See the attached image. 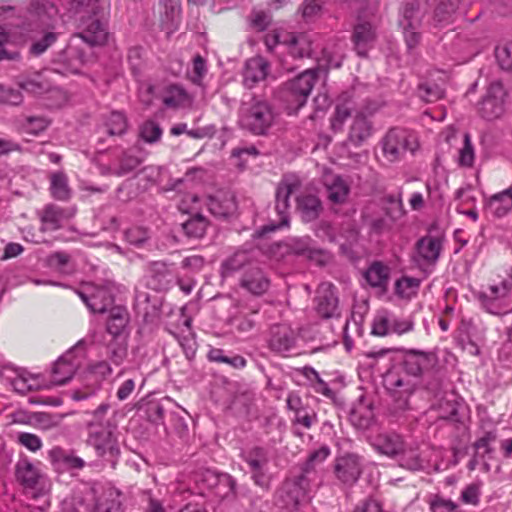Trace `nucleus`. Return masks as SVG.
<instances>
[{
  "label": "nucleus",
  "mask_w": 512,
  "mask_h": 512,
  "mask_svg": "<svg viewBox=\"0 0 512 512\" xmlns=\"http://www.w3.org/2000/svg\"><path fill=\"white\" fill-rule=\"evenodd\" d=\"M27 30L56 29L74 18L78 36L91 46L104 45L108 40L106 3L104 0H70L66 14L60 13L53 0H29Z\"/></svg>",
  "instance_id": "1"
},
{
  "label": "nucleus",
  "mask_w": 512,
  "mask_h": 512,
  "mask_svg": "<svg viewBox=\"0 0 512 512\" xmlns=\"http://www.w3.org/2000/svg\"><path fill=\"white\" fill-rule=\"evenodd\" d=\"M279 113L266 99L252 97L243 101L238 111V125L255 135L266 136L277 125Z\"/></svg>",
  "instance_id": "2"
},
{
  "label": "nucleus",
  "mask_w": 512,
  "mask_h": 512,
  "mask_svg": "<svg viewBox=\"0 0 512 512\" xmlns=\"http://www.w3.org/2000/svg\"><path fill=\"white\" fill-rule=\"evenodd\" d=\"M425 17V10L418 0H405L398 13V26L402 31L403 39L409 51L419 46L422 40L421 27Z\"/></svg>",
  "instance_id": "3"
},
{
  "label": "nucleus",
  "mask_w": 512,
  "mask_h": 512,
  "mask_svg": "<svg viewBox=\"0 0 512 512\" xmlns=\"http://www.w3.org/2000/svg\"><path fill=\"white\" fill-rule=\"evenodd\" d=\"M381 146L385 159L394 163L402 160L407 153L414 155L420 145L414 131L396 127L385 134Z\"/></svg>",
  "instance_id": "4"
},
{
  "label": "nucleus",
  "mask_w": 512,
  "mask_h": 512,
  "mask_svg": "<svg viewBox=\"0 0 512 512\" xmlns=\"http://www.w3.org/2000/svg\"><path fill=\"white\" fill-rule=\"evenodd\" d=\"M476 298L488 313L503 315L512 312V275L479 291Z\"/></svg>",
  "instance_id": "5"
},
{
  "label": "nucleus",
  "mask_w": 512,
  "mask_h": 512,
  "mask_svg": "<svg viewBox=\"0 0 512 512\" xmlns=\"http://www.w3.org/2000/svg\"><path fill=\"white\" fill-rule=\"evenodd\" d=\"M317 78V69L310 68L284 84L282 97L290 112L296 113L305 105Z\"/></svg>",
  "instance_id": "6"
},
{
  "label": "nucleus",
  "mask_w": 512,
  "mask_h": 512,
  "mask_svg": "<svg viewBox=\"0 0 512 512\" xmlns=\"http://www.w3.org/2000/svg\"><path fill=\"white\" fill-rule=\"evenodd\" d=\"M15 478L23 492L32 498L44 496L50 490L47 477L27 458H21L15 464Z\"/></svg>",
  "instance_id": "7"
},
{
  "label": "nucleus",
  "mask_w": 512,
  "mask_h": 512,
  "mask_svg": "<svg viewBox=\"0 0 512 512\" xmlns=\"http://www.w3.org/2000/svg\"><path fill=\"white\" fill-rule=\"evenodd\" d=\"M300 180L292 174L284 175L278 183L275 194V211L279 216L278 223L262 227V234L275 231L289 225L290 196L300 188Z\"/></svg>",
  "instance_id": "8"
},
{
  "label": "nucleus",
  "mask_w": 512,
  "mask_h": 512,
  "mask_svg": "<svg viewBox=\"0 0 512 512\" xmlns=\"http://www.w3.org/2000/svg\"><path fill=\"white\" fill-rule=\"evenodd\" d=\"M436 365L437 357L434 353L409 350L405 352L401 364L390 372H399L404 378H410L417 383V379L433 370Z\"/></svg>",
  "instance_id": "9"
},
{
  "label": "nucleus",
  "mask_w": 512,
  "mask_h": 512,
  "mask_svg": "<svg viewBox=\"0 0 512 512\" xmlns=\"http://www.w3.org/2000/svg\"><path fill=\"white\" fill-rule=\"evenodd\" d=\"M387 388L392 394L391 413L398 415L409 409V397L414 392L416 382L404 378L399 372H388L385 377Z\"/></svg>",
  "instance_id": "10"
},
{
  "label": "nucleus",
  "mask_w": 512,
  "mask_h": 512,
  "mask_svg": "<svg viewBox=\"0 0 512 512\" xmlns=\"http://www.w3.org/2000/svg\"><path fill=\"white\" fill-rule=\"evenodd\" d=\"M268 348L282 356L298 354L299 334L288 324H274L268 334Z\"/></svg>",
  "instance_id": "11"
},
{
  "label": "nucleus",
  "mask_w": 512,
  "mask_h": 512,
  "mask_svg": "<svg viewBox=\"0 0 512 512\" xmlns=\"http://www.w3.org/2000/svg\"><path fill=\"white\" fill-rule=\"evenodd\" d=\"M507 92L500 81L492 82L482 100L478 103L479 115L487 120L499 119L505 113Z\"/></svg>",
  "instance_id": "12"
},
{
  "label": "nucleus",
  "mask_w": 512,
  "mask_h": 512,
  "mask_svg": "<svg viewBox=\"0 0 512 512\" xmlns=\"http://www.w3.org/2000/svg\"><path fill=\"white\" fill-rule=\"evenodd\" d=\"M92 313H105L113 308L114 294L110 286H84L76 291Z\"/></svg>",
  "instance_id": "13"
},
{
  "label": "nucleus",
  "mask_w": 512,
  "mask_h": 512,
  "mask_svg": "<svg viewBox=\"0 0 512 512\" xmlns=\"http://www.w3.org/2000/svg\"><path fill=\"white\" fill-rule=\"evenodd\" d=\"M242 459L248 465L254 483L261 488L268 489L270 485L267 473L268 451L263 447L256 446L243 452Z\"/></svg>",
  "instance_id": "14"
},
{
  "label": "nucleus",
  "mask_w": 512,
  "mask_h": 512,
  "mask_svg": "<svg viewBox=\"0 0 512 512\" xmlns=\"http://www.w3.org/2000/svg\"><path fill=\"white\" fill-rule=\"evenodd\" d=\"M81 342L66 351L53 364L51 381L54 385H63L70 381L82 363V356L77 355Z\"/></svg>",
  "instance_id": "15"
},
{
  "label": "nucleus",
  "mask_w": 512,
  "mask_h": 512,
  "mask_svg": "<svg viewBox=\"0 0 512 512\" xmlns=\"http://www.w3.org/2000/svg\"><path fill=\"white\" fill-rule=\"evenodd\" d=\"M373 14L374 10H370L369 13L363 11L359 12L357 23L354 26L352 42L357 54L361 57L367 55L368 50L373 46L376 40L375 27L370 20L366 19Z\"/></svg>",
  "instance_id": "16"
},
{
  "label": "nucleus",
  "mask_w": 512,
  "mask_h": 512,
  "mask_svg": "<svg viewBox=\"0 0 512 512\" xmlns=\"http://www.w3.org/2000/svg\"><path fill=\"white\" fill-rule=\"evenodd\" d=\"M116 426L106 425L103 428L88 431L87 443L93 447L100 457L110 455L115 457L119 454L118 441L115 435Z\"/></svg>",
  "instance_id": "17"
},
{
  "label": "nucleus",
  "mask_w": 512,
  "mask_h": 512,
  "mask_svg": "<svg viewBox=\"0 0 512 512\" xmlns=\"http://www.w3.org/2000/svg\"><path fill=\"white\" fill-rule=\"evenodd\" d=\"M316 311L323 318L339 315L338 297L335 287L330 283H322L316 291Z\"/></svg>",
  "instance_id": "18"
},
{
  "label": "nucleus",
  "mask_w": 512,
  "mask_h": 512,
  "mask_svg": "<svg viewBox=\"0 0 512 512\" xmlns=\"http://www.w3.org/2000/svg\"><path fill=\"white\" fill-rule=\"evenodd\" d=\"M361 473L362 463L358 455L346 454L336 459L335 474L343 483H355Z\"/></svg>",
  "instance_id": "19"
},
{
  "label": "nucleus",
  "mask_w": 512,
  "mask_h": 512,
  "mask_svg": "<svg viewBox=\"0 0 512 512\" xmlns=\"http://www.w3.org/2000/svg\"><path fill=\"white\" fill-rule=\"evenodd\" d=\"M442 249L441 240L433 236H424L416 242L415 261L418 264H435Z\"/></svg>",
  "instance_id": "20"
},
{
  "label": "nucleus",
  "mask_w": 512,
  "mask_h": 512,
  "mask_svg": "<svg viewBox=\"0 0 512 512\" xmlns=\"http://www.w3.org/2000/svg\"><path fill=\"white\" fill-rule=\"evenodd\" d=\"M269 67V62L261 56L248 59L243 72L245 87L253 88L258 82L263 81L268 75Z\"/></svg>",
  "instance_id": "21"
},
{
  "label": "nucleus",
  "mask_w": 512,
  "mask_h": 512,
  "mask_svg": "<svg viewBox=\"0 0 512 512\" xmlns=\"http://www.w3.org/2000/svg\"><path fill=\"white\" fill-rule=\"evenodd\" d=\"M286 48L294 58L312 57L315 52L313 35L309 33H291L286 37Z\"/></svg>",
  "instance_id": "22"
},
{
  "label": "nucleus",
  "mask_w": 512,
  "mask_h": 512,
  "mask_svg": "<svg viewBox=\"0 0 512 512\" xmlns=\"http://www.w3.org/2000/svg\"><path fill=\"white\" fill-rule=\"evenodd\" d=\"M373 132L371 121L359 112L355 115L350 126L347 141L355 147L361 146Z\"/></svg>",
  "instance_id": "23"
},
{
  "label": "nucleus",
  "mask_w": 512,
  "mask_h": 512,
  "mask_svg": "<svg viewBox=\"0 0 512 512\" xmlns=\"http://www.w3.org/2000/svg\"><path fill=\"white\" fill-rule=\"evenodd\" d=\"M279 497L285 507H296L297 505L308 502L310 497L306 494L305 488H301L293 479H287L280 491Z\"/></svg>",
  "instance_id": "24"
},
{
  "label": "nucleus",
  "mask_w": 512,
  "mask_h": 512,
  "mask_svg": "<svg viewBox=\"0 0 512 512\" xmlns=\"http://www.w3.org/2000/svg\"><path fill=\"white\" fill-rule=\"evenodd\" d=\"M296 209L303 222L315 221L322 212V204L318 197L311 194L300 195L296 198Z\"/></svg>",
  "instance_id": "25"
},
{
  "label": "nucleus",
  "mask_w": 512,
  "mask_h": 512,
  "mask_svg": "<svg viewBox=\"0 0 512 512\" xmlns=\"http://www.w3.org/2000/svg\"><path fill=\"white\" fill-rule=\"evenodd\" d=\"M486 209L494 217L506 216L512 210V186L491 196L486 203Z\"/></svg>",
  "instance_id": "26"
},
{
  "label": "nucleus",
  "mask_w": 512,
  "mask_h": 512,
  "mask_svg": "<svg viewBox=\"0 0 512 512\" xmlns=\"http://www.w3.org/2000/svg\"><path fill=\"white\" fill-rule=\"evenodd\" d=\"M289 249L297 255L305 256L320 264L325 262V254L322 250L314 247L310 237L293 238L290 240Z\"/></svg>",
  "instance_id": "27"
},
{
  "label": "nucleus",
  "mask_w": 512,
  "mask_h": 512,
  "mask_svg": "<svg viewBox=\"0 0 512 512\" xmlns=\"http://www.w3.org/2000/svg\"><path fill=\"white\" fill-rule=\"evenodd\" d=\"M403 439L400 435L395 433H384L378 435L374 442V448L381 454L389 457L398 456L400 451L403 450Z\"/></svg>",
  "instance_id": "28"
},
{
  "label": "nucleus",
  "mask_w": 512,
  "mask_h": 512,
  "mask_svg": "<svg viewBox=\"0 0 512 512\" xmlns=\"http://www.w3.org/2000/svg\"><path fill=\"white\" fill-rule=\"evenodd\" d=\"M69 217L70 215L65 209L54 204H49L45 206L41 214L43 230H58Z\"/></svg>",
  "instance_id": "29"
},
{
  "label": "nucleus",
  "mask_w": 512,
  "mask_h": 512,
  "mask_svg": "<svg viewBox=\"0 0 512 512\" xmlns=\"http://www.w3.org/2000/svg\"><path fill=\"white\" fill-rule=\"evenodd\" d=\"M240 284L252 294L261 295L267 291L269 280L260 269L253 268L245 272Z\"/></svg>",
  "instance_id": "30"
},
{
  "label": "nucleus",
  "mask_w": 512,
  "mask_h": 512,
  "mask_svg": "<svg viewBox=\"0 0 512 512\" xmlns=\"http://www.w3.org/2000/svg\"><path fill=\"white\" fill-rule=\"evenodd\" d=\"M327 198L334 204H342L348 197L350 188L346 181L338 175H332L325 180Z\"/></svg>",
  "instance_id": "31"
},
{
  "label": "nucleus",
  "mask_w": 512,
  "mask_h": 512,
  "mask_svg": "<svg viewBox=\"0 0 512 512\" xmlns=\"http://www.w3.org/2000/svg\"><path fill=\"white\" fill-rule=\"evenodd\" d=\"M128 324V314L123 307H113L110 310V316L107 321V332L111 338L126 337L123 334Z\"/></svg>",
  "instance_id": "32"
},
{
  "label": "nucleus",
  "mask_w": 512,
  "mask_h": 512,
  "mask_svg": "<svg viewBox=\"0 0 512 512\" xmlns=\"http://www.w3.org/2000/svg\"><path fill=\"white\" fill-rule=\"evenodd\" d=\"M390 270L389 267L382 262L375 261L365 272V279L372 287L381 288L386 290L389 281Z\"/></svg>",
  "instance_id": "33"
},
{
  "label": "nucleus",
  "mask_w": 512,
  "mask_h": 512,
  "mask_svg": "<svg viewBox=\"0 0 512 512\" xmlns=\"http://www.w3.org/2000/svg\"><path fill=\"white\" fill-rule=\"evenodd\" d=\"M128 355L127 337L111 338L106 345V356L109 361L120 366Z\"/></svg>",
  "instance_id": "34"
},
{
  "label": "nucleus",
  "mask_w": 512,
  "mask_h": 512,
  "mask_svg": "<svg viewBox=\"0 0 512 512\" xmlns=\"http://www.w3.org/2000/svg\"><path fill=\"white\" fill-rule=\"evenodd\" d=\"M162 101L168 108H178L190 102L187 91L178 85H170L164 91Z\"/></svg>",
  "instance_id": "35"
},
{
  "label": "nucleus",
  "mask_w": 512,
  "mask_h": 512,
  "mask_svg": "<svg viewBox=\"0 0 512 512\" xmlns=\"http://www.w3.org/2000/svg\"><path fill=\"white\" fill-rule=\"evenodd\" d=\"M127 128L128 120L120 111H112L104 123V133L109 136H121L126 133Z\"/></svg>",
  "instance_id": "36"
},
{
  "label": "nucleus",
  "mask_w": 512,
  "mask_h": 512,
  "mask_svg": "<svg viewBox=\"0 0 512 512\" xmlns=\"http://www.w3.org/2000/svg\"><path fill=\"white\" fill-rule=\"evenodd\" d=\"M50 191L52 196L60 201H66L71 196L68 177L63 172L53 173L50 177Z\"/></svg>",
  "instance_id": "37"
},
{
  "label": "nucleus",
  "mask_w": 512,
  "mask_h": 512,
  "mask_svg": "<svg viewBox=\"0 0 512 512\" xmlns=\"http://www.w3.org/2000/svg\"><path fill=\"white\" fill-rule=\"evenodd\" d=\"M398 456L399 465L403 468L411 471H418L424 468V461L417 448H405L403 445V450L400 451Z\"/></svg>",
  "instance_id": "38"
},
{
  "label": "nucleus",
  "mask_w": 512,
  "mask_h": 512,
  "mask_svg": "<svg viewBox=\"0 0 512 512\" xmlns=\"http://www.w3.org/2000/svg\"><path fill=\"white\" fill-rule=\"evenodd\" d=\"M43 35L39 39H35L29 48V52L33 56H40L45 53L58 39L59 33L55 29H39Z\"/></svg>",
  "instance_id": "39"
},
{
  "label": "nucleus",
  "mask_w": 512,
  "mask_h": 512,
  "mask_svg": "<svg viewBox=\"0 0 512 512\" xmlns=\"http://www.w3.org/2000/svg\"><path fill=\"white\" fill-rule=\"evenodd\" d=\"M21 89L26 92L41 95L48 92L51 88V84L41 74H35L33 77L23 79L18 82Z\"/></svg>",
  "instance_id": "40"
},
{
  "label": "nucleus",
  "mask_w": 512,
  "mask_h": 512,
  "mask_svg": "<svg viewBox=\"0 0 512 512\" xmlns=\"http://www.w3.org/2000/svg\"><path fill=\"white\" fill-rule=\"evenodd\" d=\"M208 226L206 218L197 213L182 224V229L188 237L201 238Z\"/></svg>",
  "instance_id": "41"
},
{
  "label": "nucleus",
  "mask_w": 512,
  "mask_h": 512,
  "mask_svg": "<svg viewBox=\"0 0 512 512\" xmlns=\"http://www.w3.org/2000/svg\"><path fill=\"white\" fill-rule=\"evenodd\" d=\"M392 313L387 310L378 311L375 315L372 326L371 333L376 336H387L391 334V325H392Z\"/></svg>",
  "instance_id": "42"
},
{
  "label": "nucleus",
  "mask_w": 512,
  "mask_h": 512,
  "mask_svg": "<svg viewBox=\"0 0 512 512\" xmlns=\"http://www.w3.org/2000/svg\"><path fill=\"white\" fill-rule=\"evenodd\" d=\"M207 205L209 211L216 217H228L235 210V202L232 198L227 197L222 200L210 197Z\"/></svg>",
  "instance_id": "43"
},
{
  "label": "nucleus",
  "mask_w": 512,
  "mask_h": 512,
  "mask_svg": "<svg viewBox=\"0 0 512 512\" xmlns=\"http://www.w3.org/2000/svg\"><path fill=\"white\" fill-rule=\"evenodd\" d=\"M150 272L152 274V279L157 281L155 289L168 288L172 281V274L165 263L160 261L151 263Z\"/></svg>",
  "instance_id": "44"
},
{
  "label": "nucleus",
  "mask_w": 512,
  "mask_h": 512,
  "mask_svg": "<svg viewBox=\"0 0 512 512\" xmlns=\"http://www.w3.org/2000/svg\"><path fill=\"white\" fill-rule=\"evenodd\" d=\"M140 164V158L130 154L129 152H124L119 159L117 168H109V171L114 176L122 177L135 170Z\"/></svg>",
  "instance_id": "45"
},
{
  "label": "nucleus",
  "mask_w": 512,
  "mask_h": 512,
  "mask_svg": "<svg viewBox=\"0 0 512 512\" xmlns=\"http://www.w3.org/2000/svg\"><path fill=\"white\" fill-rule=\"evenodd\" d=\"M109 409V404L102 403L93 412L89 413L90 419L86 423L88 431H92L93 428L99 429L106 425H113L110 419L106 417Z\"/></svg>",
  "instance_id": "46"
},
{
  "label": "nucleus",
  "mask_w": 512,
  "mask_h": 512,
  "mask_svg": "<svg viewBox=\"0 0 512 512\" xmlns=\"http://www.w3.org/2000/svg\"><path fill=\"white\" fill-rule=\"evenodd\" d=\"M352 107L348 104H338L330 118V126L333 132L343 131L346 121L351 117Z\"/></svg>",
  "instance_id": "47"
},
{
  "label": "nucleus",
  "mask_w": 512,
  "mask_h": 512,
  "mask_svg": "<svg viewBox=\"0 0 512 512\" xmlns=\"http://www.w3.org/2000/svg\"><path fill=\"white\" fill-rule=\"evenodd\" d=\"M418 94L426 102H435L444 96V89L437 83L425 82L419 85Z\"/></svg>",
  "instance_id": "48"
},
{
  "label": "nucleus",
  "mask_w": 512,
  "mask_h": 512,
  "mask_svg": "<svg viewBox=\"0 0 512 512\" xmlns=\"http://www.w3.org/2000/svg\"><path fill=\"white\" fill-rule=\"evenodd\" d=\"M139 134L146 143L152 144L160 140L162 129L157 122L147 120L140 126Z\"/></svg>",
  "instance_id": "49"
},
{
  "label": "nucleus",
  "mask_w": 512,
  "mask_h": 512,
  "mask_svg": "<svg viewBox=\"0 0 512 512\" xmlns=\"http://www.w3.org/2000/svg\"><path fill=\"white\" fill-rule=\"evenodd\" d=\"M257 313L258 310L253 309L250 313L236 316L233 320L235 329L243 334L251 332L257 325Z\"/></svg>",
  "instance_id": "50"
},
{
  "label": "nucleus",
  "mask_w": 512,
  "mask_h": 512,
  "mask_svg": "<svg viewBox=\"0 0 512 512\" xmlns=\"http://www.w3.org/2000/svg\"><path fill=\"white\" fill-rule=\"evenodd\" d=\"M292 478L301 488H305L306 494L311 498L313 483L317 479V471L315 469L305 468L302 466L299 474Z\"/></svg>",
  "instance_id": "51"
},
{
  "label": "nucleus",
  "mask_w": 512,
  "mask_h": 512,
  "mask_svg": "<svg viewBox=\"0 0 512 512\" xmlns=\"http://www.w3.org/2000/svg\"><path fill=\"white\" fill-rule=\"evenodd\" d=\"M496 60L503 70H512V42H506L495 48Z\"/></svg>",
  "instance_id": "52"
},
{
  "label": "nucleus",
  "mask_w": 512,
  "mask_h": 512,
  "mask_svg": "<svg viewBox=\"0 0 512 512\" xmlns=\"http://www.w3.org/2000/svg\"><path fill=\"white\" fill-rule=\"evenodd\" d=\"M248 261V256L245 252H237L229 257L222 264V274L228 276L231 273L238 271Z\"/></svg>",
  "instance_id": "53"
},
{
  "label": "nucleus",
  "mask_w": 512,
  "mask_h": 512,
  "mask_svg": "<svg viewBox=\"0 0 512 512\" xmlns=\"http://www.w3.org/2000/svg\"><path fill=\"white\" fill-rule=\"evenodd\" d=\"M420 281L412 277H402L395 283V292L401 297L410 296L419 287Z\"/></svg>",
  "instance_id": "54"
},
{
  "label": "nucleus",
  "mask_w": 512,
  "mask_h": 512,
  "mask_svg": "<svg viewBox=\"0 0 512 512\" xmlns=\"http://www.w3.org/2000/svg\"><path fill=\"white\" fill-rule=\"evenodd\" d=\"M475 154L471 142V137L468 133L464 135V145L459 151V164L464 167H471L474 163Z\"/></svg>",
  "instance_id": "55"
},
{
  "label": "nucleus",
  "mask_w": 512,
  "mask_h": 512,
  "mask_svg": "<svg viewBox=\"0 0 512 512\" xmlns=\"http://www.w3.org/2000/svg\"><path fill=\"white\" fill-rule=\"evenodd\" d=\"M33 419L36 425L43 430H49L57 427L61 422L60 416L52 415L46 412L35 413Z\"/></svg>",
  "instance_id": "56"
},
{
  "label": "nucleus",
  "mask_w": 512,
  "mask_h": 512,
  "mask_svg": "<svg viewBox=\"0 0 512 512\" xmlns=\"http://www.w3.org/2000/svg\"><path fill=\"white\" fill-rule=\"evenodd\" d=\"M387 200L389 207L386 209V214L393 221H396L405 215L401 194L398 196H388Z\"/></svg>",
  "instance_id": "57"
},
{
  "label": "nucleus",
  "mask_w": 512,
  "mask_h": 512,
  "mask_svg": "<svg viewBox=\"0 0 512 512\" xmlns=\"http://www.w3.org/2000/svg\"><path fill=\"white\" fill-rule=\"evenodd\" d=\"M460 404L456 400L445 399L440 404V417L450 421L458 422V411Z\"/></svg>",
  "instance_id": "58"
},
{
  "label": "nucleus",
  "mask_w": 512,
  "mask_h": 512,
  "mask_svg": "<svg viewBox=\"0 0 512 512\" xmlns=\"http://www.w3.org/2000/svg\"><path fill=\"white\" fill-rule=\"evenodd\" d=\"M330 455V449L327 446H322L313 451L307 458L306 462L302 465L305 468L315 469L316 466L323 463Z\"/></svg>",
  "instance_id": "59"
},
{
  "label": "nucleus",
  "mask_w": 512,
  "mask_h": 512,
  "mask_svg": "<svg viewBox=\"0 0 512 512\" xmlns=\"http://www.w3.org/2000/svg\"><path fill=\"white\" fill-rule=\"evenodd\" d=\"M69 254L58 251L47 256L46 263L50 268L63 271L64 267L69 263Z\"/></svg>",
  "instance_id": "60"
},
{
  "label": "nucleus",
  "mask_w": 512,
  "mask_h": 512,
  "mask_svg": "<svg viewBox=\"0 0 512 512\" xmlns=\"http://www.w3.org/2000/svg\"><path fill=\"white\" fill-rule=\"evenodd\" d=\"M461 501L465 504L478 505L480 501V486L478 484H470L461 493Z\"/></svg>",
  "instance_id": "61"
},
{
  "label": "nucleus",
  "mask_w": 512,
  "mask_h": 512,
  "mask_svg": "<svg viewBox=\"0 0 512 512\" xmlns=\"http://www.w3.org/2000/svg\"><path fill=\"white\" fill-rule=\"evenodd\" d=\"M34 379H30L24 376H18L11 382L15 392L25 395L26 393L37 389V385L33 383Z\"/></svg>",
  "instance_id": "62"
},
{
  "label": "nucleus",
  "mask_w": 512,
  "mask_h": 512,
  "mask_svg": "<svg viewBox=\"0 0 512 512\" xmlns=\"http://www.w3.org/2000/svg\"><path fill=\"white\" fill-rule=\"evenodd\" d=\"M18 442L32 452H36L42 447L40 437L32 433H20L18 435Z\"/></svg>",
  "instance_id": "63"
},
{
  "label": "nucleus",
  "mask_w": 512,
  "mask_h": 512,
  "mask_svg": "<svg viewBox=\"0 0 512 512\" xmlns=\"http://www.w3.org/2000/svg\"><path fill=\"white\" fill-rule=\"evenodd\" d=\"M432 512H464L451 500L437 498L431 503Z\"/></svg>",
  "instance_id": "64"
}]
</instances>
